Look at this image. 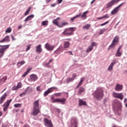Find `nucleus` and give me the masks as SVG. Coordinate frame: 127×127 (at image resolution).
<instances>
[{
  "instance_id": "f257e3e1",
  "label": "nucleus",
  "mask_w": 127,
  "mask_h": 127,
  "mask_svg": "<svg viewBox=\"0 0 127 127\" xmlns=\"http://www.w3.org/2000/svg\"><path fill=\"white\" fill-rule=\"evenodd\" d=\"M93 98L97 101H101L104 98V91L101 88H97V89L92 93Z\"/></svg>"
},
{
  "instance_id": "f03ea898",
  "label": "nucleus",
  "mask_w": 127,
  "mask_h": 127,
  "mask_svg": "<svg viewBox=\"0 0 127 127\" xmlns=\"http://www.w3.org/2000/svg\"><path fill=\"white\" fill-rule=\"evenodd\" d=\"M33 110L32 113V116H36L39 113H40V110H39V100L34 101L33 104Z\"/></svg>"
},
{
  "instance_id": "7ed1b4c3",
  "label": "nucleus",
  "mask_w": 127,
  "mask_h": 127,
  "mask_svg": "<svg viewBox=\"0 0 127 127\" xmlns=\"http://www.w3.org/2000/svg\"><path fill=\"white\" fill-rule=\"evenodd\" d=\"M79 121L76 117H72L70 119L69 127H78Z\"/></svg>"
},
{
  "instance_id": "20e7f679",
  "label": "nucleus",
  "mask_w": 127,
  "mask_h": 127,
  "mask_svg": "<svg viewBox=\"0 0 127 127\" xmlns=\"http://www.w3.org/2000/svg\"><path fill=\"white\" fill-rule=\"evenodd\" d=\"M74 31H75V28L70 27L68 29H66L64 31L63 33L67 36H70L73 34V32H74Z\"/></svg>"
},
{
  "instance_id": "39448f33",
  "label": "nucleus",
  "mask_w": 127,
  "mask_h": 127,
  "mask_svg": "<svg viewBox=\"0 0 127 127\" xmlns=\"http://www.w3.org/2000/svg\"><path fill=\"white\" fill-rule=\"evenodd\" d=\"M119 43V36H116L114 40L112 41V44L109 46L108 48V50H110L111 48H115V46H116V44Z\"/></svg>"
},
{
  "instance_id": "423d86ee",
  "label": "nucleus",
  "mask_w": 127,
  "mask_h": 127,
  "mask_svg": "<svg viewBox=\"0 0 127 127\" xmlns=\"http://www.w3.org/2000/svg\"><path fill=\"white\" fill-rule=\"evenodd\" d=\"M121 0H112L108 3H106V8H111L115 3H118Z\"/></svg>"
},
{
  "instance_id": "0eeeda50",
  "label": "nucleus",
  "mask_w": 127,
  "mask_h": 127,
  "mask_svg": "<svg viewBox=\"0 0 127 127\" xmlns=\"http://www.w3.org/2000/svg\"><path fill=\"white\" fill-rule=\"evenodd\" d=\"M66 102V98H56L53 101V103H60L62 105H64Z\"/></svg>"
},
{
  "instance_id": "6e6552de",
  "label": "nucleus",
  "mask_w": 127,
  "mask_h": 127,
  "mask_svg": "<svg viewBox=\"0 0 127 127\" xmlns=\"http://www.w3.org/2000/svg\"><path fill=\"white\" fill-rule=\"evenodd\" d=\"M12 99H10L9 100H7L3 105V107H4L3 109L4 112H6V110L8 109L9 107V105H10V103H11Z\"/></svg>"
},
{
  "instance_id": "1a4fd4ad",
  "label": "nucleus",
  "mask_w": 127,
  "mask_h": 127,
  "mask_svg": "<svg viewBox=\"0 0 127 127\" xmlns=\"http://www.w3.org/2000/svg\"><path fill=\"white\" fill-rule=\"evenodd\" d=\"M28 80L30 82H35L38 80V76L35 74H32L30 75Z\"/></svg>"
},
{
  "instance_id": "9d476101",
  "label": "nucleus",
  "mask_w": 127,
  "mask_h": 127,
  "mask_svg": "<svg viewBox=\"0 0 127 127\" xmlns=\"http://www.w3.org/2000/svg\"><path fill=\"white\" fill-rule=\"evenodd\" d=\"M57 89V87H52L51 88H49L47 90L44 92V97H46L48 94H50V93H52L54 90Z\"/></svg>"
},
{
  "instance_id": "9b49d317",
  "label": "nucleus",
  "mask_w": 127,
  "mask_h": 127,
  "mask_svg": "<svg viewBox=\"0 0 127 127\" xmlns=\"http://www.w3.org/2000/svg\"><path fill=\"white\" fill-rule=\"evenodd\" d=\"M45 126L46 127H53V124L51 122V120H49L47 118L44 119Z\"/></svg>"
},
{
  "instance_id": "f8f14e48",
  "label": "nucleus",
  "mask_w": 127,
  "mask_h": 127,
  "mask_svg": "<svg viewBox=\"0 0 127 127\" xmlns=\"http://www.w3.org/2000/svg\"><path fill=\"white\" fill-rule=\"evenodd\" d=\"M45 48L48 51H52L54 48H55V46H52L51 45L49 44V43H47L45 45Z\"/></svg>"
},
{
  "instance_id": "ddd939ff",
  "label": "nucleus",
  "mask_w": 127,
  "mask_h": 127,
  "mask_svg": "<svg viewBox=\"0 0 127 127\" xmlns=\"http://www.w3.org/2000/svg\"><path fill=\"white\" fill-rule=\"evenodd\" d=\"M10 39H9V36H6L3 39L0 40V43H3V42H9Z\"/></svg>"
},
{
  "instance_id": "4468645a",
  "label": "nucleus",
  "mask_w": 127,
  "mask_h": 127,
  "mask_svg": "<svg viewBox=\"0 0 127 127\" xmlns=\"http://www.w3.org/2000/svg\"><path fill=\"white\" fill-rule=\"evenodd\" d=\"M115 64H117V61L114 59L113 60V62H112L109 66L108 68V71H111V70H113V67H114V65H115Z\"/></svg>"
},
{
  "instance_id": "2eb2a0df",
  "label": "nucleus",
  "mask_w": 127,
  "mask_h": 127,
  "mask_svg": "<svg viewBox=\"0 0 127 127\" xmlns=\"http://www.w3.org/2000/svg\"><path fill=\"white\" fill-rule=\"evenodd\" d=\"M7 96V94L6 93H4L0 97V104L3 103V102L6 98V96Z\"/></svg>"
},
{
  "instance_id": "dca6fc26",
  "label": "nucleus",
  "mask_w": 127,
  "mask_h": 127,
  "mask_svg": "<svg viewBox=\"0 0 127 127\" xmlns=\"http://www.w3.org/2000/svg\"><path fill=\"white\" fill-rule=\"evenodd\" d=\"M7 96V94L6 93H4L0 97V104L3 103V102L6 98V96Z\"/></svg>"
},
{
  "instance_id": "f3484780",
  "label": "nucleus",
  "mask_w": 127,
  "mask_h": 127,
  "mask_svg": "<svg viewBox=\"0 0 127 127\" xmlns=\"http://www.w3.org/2000/svg\"><path fill=\"white\" fill-rule=\"evenodd\" d=\"M9 45H0V50H1L4 52H5V50L9 48Z\"/></svg>"
},
{
  "instance_id": "a211bd4d",
  "label": "nucleus",
  "mask_w": 127,
  "mask_h": 127,
  "mask_svg": "<svg viewBox=\"0 0 127 127\" xmlns=\"http://www.w3.org/2000/svg\"><path fill=\"white\" fill-rule=\"evenodd\" d=\"M36 52L39 54V53H41L42 52V48H41V45L39 44L36 47Z\"/></svg>"
},
{
  "instance_id": "6ab92c4d",
  "label": "nucleus",
  "mask_w": 127,
  "mask_h": 127,
  "mask_svg": "<svg viewBox=\"0 0 127 127\" xmlns=\"http://www.w3.org/2000/svg\"><path fill=\"white\" fill-rule=\"evenodd\" d=\"M82 106H87V102L86 101H83V99H79V106L81 107Z\"/></svg>"
},
{
  "instance_id": "aec40b11",
  "label": "nucleus",
  "mask_w": 127,
  "mask_h": 127,
  "mask_svg": "<svg viewBox=\"0 0 127 127\" xmlns=\"http://www.w3.org/2000/svg\"><path fill=\"white\" fill-rule=\"evenodd\" d=\"M122 89H123V85L117 84L115 87V90L119 92L120 91H121Z\"/></svg>"
},
{
  "instance_id": "412c9836",
  "label": "nucleus",
  "mask_w": 127,
  "mask_h": 127,
  "mask_svg": "<svg viewBox=\"0 0 127 127\" xmlns=\"http://www.w3.org/2000/svg\"><path fill=\"white\" fill-rule=\"evenodd\" d=\"M33 17H34V15L33 14L29 15L25 19V20H24L25 22H26V21H28V20H31L32 19V18H33Z\"/></svg>"
},
{
  "instance_id": "4be33fe9",
  "label": "nucleus",
  "mask_w": 127,
  "mask_h": 127,
  "mask_svg": "<svg viewBox=\"0 0 127 127\" xmlns=\"http://www.w3.org/2000/svg\"><path fill=\"white\" fill-rule=\"evenodd\" d=\"M63 51V47H60L57 50H56L54 52L56 53V54H60L61 52Z\"/></svg>"
},
{
  "instance_id": "5701e85b",
  "label": "nucleus",
  "mask_w": 127,
  "mask_h": 127,
  "mask_svg": "<svg viewBox=\"0 0 127 127\" xmlns=\"http://www.w3.org/2000/svg\"><path fill=\"white\" fill-rule=\"evenodd\" d=\"M84 80H85V78H84V77H82L80 79V81H79V82L76 86V89H78V88H79L80 87V86H81V85H82V84H83V82H84Z\"/></svg>"
},
{
  "instance_id": "b1692460",
  "label": "nucleus",
  "mask_w": 127,
  "mask_h": 127,
  "mask_svg": "<svg viewBox=\"0 0 127 127\" xmlns=\"http://www.w3.org/2000/svg\"><path fill=\"white\" fill-rule=\"evenodd\" d=\"M62 94H64V95L66 98H68V97L69 96L67 92H64V93L63 92L57 93L55 94V95L57 97H58V96H61V95H62Z\"/></svg>"
},
{
  "instance_id": "393cba45",
  "label": "nucleus",
  "mask_w": 127,
  "mask_h": 127,
  "mask_svg": "<svg viewBox=\"0 0 127 127\" xmlns=\"http://www.w3.org/2000/svg\"><path fill=\"white\" fill-rule=\"evenodd\" d=\"M58 19H59V17H58L57 19L53 20V23L54 24H55V25H57V26H58L59 27L60 24H59V23L57 21V20H58Z\"/></svg>"
},
{
  "instance_id": "a878e982",
  "label": "nucleus",
  "mask_w": 127,
  "mask_h": 127,
  "mask_svg": "<svg viewBox=\"0 0 127 127\" xmlns=\"http://www.w3.org/2000/svg\"><path fill=\"white\" fill-rule=\"evenodd\" d=\"M23 64H25V62L24 61H21V62H18L17 64V66L18 68H19L21 66H22Z\"/></svg>"
},
{
  "instance_id": "bb28decb",
  "label": "nucleus",
  "mask_w": 127,
  "mask_h": 127,
  "mask_svg": "<svg viewBox=\"0 0 127 127\" xmlns=\"http://www.w3.org/2000/svg\"><path fill=\"white\" fill-rule=\"evenodd\" d=\"M28 87H27L26 89L25 90V91H24L23 93L20 94L19 96L20 97H22L23 96H25L26 95V93H27V91H28Z\"/></svg>"
},
{
  "instance_id": "cd10ccee",
  "label": "nucleus",
  "mask_w": 127,
  "mask_h": 127,
  "mask_svg": "<svg viewBox=\"0 0 127 127\" xmlns=\"http://www.w3.org/2000/svg\"><path fill=\"white\" fill-rule=\"evenodd\" d=\"M84 91H85V88H84L83 87H80L78 90L79 95H81V94H82L83 93V92H84Z\"/></svg>"
},
{
  "instance_id": "c85d7f7f",
  "label": "nucleus",
  "mask_w": 127,
  "mask_h": 127,
  "mask_svg": "<svg viewBox=\"0 0 127 127\" xmlns=\"http://www.w3.org/2000/svg\"><path fill=\"white\" fill-rule=\"evenodd\" d=\"M70 46V43L69 42H64V48H69Z\"/></svg>"
},
{
  "instance_id": "c756f323",
  "label": "nucleus",
  "mask_w": 127,
  "mask_h": 127,
  "mask_svg": "<svg viewBox=\"0 0 127 127\" xmlns=\"http://www.w3.org/2000/svg\"><path fill=\"white\" fill-rule=\"evenodd\" d=\"M73 81H74V79L72 77H67L66 79L67 84H69L70 82H73Z\"/></svg>"
},
{
  "instance_id": "7c9ffc66",
  "label": "nucleus",
  "mask_w": 127,
  "mask_h": 127,
  "mask_svg": "<svg viewBox=\"0 0 127 127\" xmlns=\"http://www.w3.org/2000/svg\"><path fill=\"white\" fill-rule=\"evenodd\" d=\"M118 11H119V10L116 7L111 11V14H116V13H118Z\"/></svg>"
},
{
  "instance_id": "2f4dec72",
  "label": "nucleus",
  "mask_w": 127,
  "mask_h": 127,
  "mask_svg": "<svg viewBox=\"0 0 127 127\" xmlns=\"http://www.w3.org/2000/svg\"><path fill=\"white\" fill-rule=\"evenodd\" d=\"M122 54L123 53L121 52L120 51H117V52L115 54V56H116V57H121Z\"/></svg>"
},
{
  "instance_id": "473e14b6",
  "label": "nucleus",
  "mask_w": 127,
  "mask_h": 127,
  "mask_svg": "<svg viewBox=\"0 0 127 127\" xmlns=\"http://www.w3.org/2000/svg\"><path fill=\"white\" fill-rule=\"evenodd\" d=\"M93 49H94L93 47H92L91 46H88V49L86 51V53H89V52H91V51H92V50H93Z\"/></svg>"
},
{
  "instance_id": "72a5a7b5",
  "label": "nucleus",
  "mask_w": 127,
  "mask_h": 127,
  "mask_svg": "<svg viewBox=\"0 0 127 127\" xmlns=\"http://www.w3.org/2000/svg\"><path fill=\"white\" fill-rule=\"evenodd\" d=\"M106 30H107V29H105V28L101 29L99 31L98 34L99 35H102V34H103V33H104L105 31H106Z\"/></svg>"
},
{
  "instance_id": "f704fd0d",
  "label": "nucleus",
  "mask_w": 127,
  "mask_h": 127,
  "mask_svg": "<svg viewBox=\"0 0 127 127\" xmlns=\"http://www.w3.org/2000/svg\"><path fill=\"white\" fill-rule=\"evenodd\" d=\"M118 99H120V100H123L124 99V95L122 93H120L118 94V96L117 97Z\"/></svg>"
},
{
  "instance_id": "c9c22d12",
  "label": "nucleus",
  "mask_w": 127,
  "mask_h": 127,
  "mask_svg": "<svg viewBox=\"0 0 127 127\" xmlns=\"http://www.w3.org/2000/svg\"><path fill=\"white\" fill-rule=\"evenodd\" d=\"M88 11H86L83 12V13L81 15V18H84V17H87V13H88Z\"/></svg>"
},
{
  "instance_id": "e433bc0d",
  "label": "nucleus",
  "mask_w": 127,
  "mask_h": 127,
  "mask_svg": "<svg viewBox=\"0 0 127 127\" xmlns=\"http://www.w3.org/2000/svg\"><path fill=\"white\" fill-rule=\"evenodd\" d=\"M30 9H31V7H29L26 11V12L24 13V15H27L29 14V11H30Z\"/></svg>"
},
{
  "instance_id": "4c0bfd02",
  "label": "nucleus",
  "mask_w": 127,
  "mask_h": 127,
  "mask_svg": "<svg viewBox=\"0 0 127 127\" xmlns=\"http://www.w3.org/2000/svg\"><path fill=\"white\" fill-rule=\"evenodd\" d=\"M4 55V52L0 49V58L3 57Z\"/></svg>"
},
{
  "instance_id": "58836bf2",
  "label": "nucleus",
  "mask_w": 127,
  "mask_h": 127,
  "mask_svg": "<svg viewBox=\"0 0 127 127\" xmlns=\"http://www.w3.org/2000/svg\"><path fill=\"white\" fill-rule=\"evenodd\" d=\"M22 104L17 103L14 105L15 108H20Z\"/></svg>"
},
{
  "instance_id": "ea45409f",
  "label": "nucleus",
  "mask_w": 127,
  "mask_h": 127,
  "mask_svg": "<svg viewBox=\"0 0 127 127\" xmlns=\"http://www.w3.org/2000/svg\"><path fill=\"white\" fill-rule=\"evenodd\" d=\"M7 79V76H5L2 77V78H1V80H2V81H3V83H4L6 81Z\"/></svg>"
},
{
  "instance_id": "a19ab883",
  "label": "nucleus",
  "mask_w": 127,
  "mask_h": 127,
  "mask_svg": "<svg viewBox=\"0 0 127 127\" xmlns=\"http://www.w3.org/2000/svg\"><path fill=\"white\" fill-rule=\"evenodd\" d=\"M42 25H48V21L46 20L42 22Z\"/></svg>"
},
{
  "instance_id": "79ce46f5",
  "label": "nucleus",
  "mask_w": 127,
  "mask_h": 127,
  "mask_svg": "<svg viewBox=\"0 0 127 127\" xmlns=\"http://www.w3.org/2000/svg\"><path fill=\"white\" fill-rule=\"evenodd\" d=\"M10 32H11V28H10V27L8 28L6 31H5V33H10Z\"/></svg>"
},
{
  "instance_id": "37998d69",
  "label": "nucleus",
  "mask_w": 127,
  "mask_h": 127,
  "mask_svg": "<svg viewBox=\"0 0 127 127\" xmlns=\"http://www.w3.org/2000/svg\"><path fill=\"white\" fill-rule=\"evenodd\" d=\"M68 23H63L62 24H60L59 27H63L65 25H67Z\"/></svg>"
},
{
  "instance_id": "c03bdc74",
  "label": "nucleus",
  "mask_w": 127,
  "mask_h": 127,
  "mask_svg": "<svg viewBox=\"0 0 127 127\" xmlns=\"http://www.w3.org/2000/svg\"><path fill=\"white\" fill-rule=\"evenodd\" d=\"M91 25L90 24H87L85 26H83V28H86V29H89Z\"/></svg>"
},
{
  "instance_id": "a18cd8bd",
  "label": "nucleus",
  "mask_w": 127,
  "mask_h": 127,
  "mask_svg": "<svg viewBox=\"0 0 127 127\" xmlns=\"http://www.w3.org/2000/svg\"><path fill=\"white\" fill-rule=\"evenodd\" d=\"M119 93H116V92H113V97H114V98H117L118 95Z\"/></svg>"
},
{
  "instance_id": "49530a36",
  "label": "nucleus",
  "mask_w": 127,
  "mask_h": 127,
  "mask_svg": "<svg viewBox=\"0 0 127 127\" xmlns=\"http://www.w3.org/2000/svg\"><path fill=\"white\" fill-rule=\"evenodd\" d=\"M125 3H126V2L122 3L121 4L119 5L117 7H116V8H117L119 10L120 7H121V6H122V5H124V4H125Z\"/></svg>"
},
{
  "instance_id": "de8ad7c7",
  "label": "nucleus",
  "mask_w": 127,
  "mask_h": 127,
  "mask_svg": "<svg viewBox=\"0 0 127 127\" xmlns=\"http://www.w3.org/2000/svg\"><path fill=\"white\" fill-rule=\"evenodd\" d=\"M40 86H38L36 87V90L38 92H41L42 90L40 88Z\"/></svg>"
},
{
  "instance_id": "09e8293b",
  "label": "nucleus",
  "mask_w": 127,
  "mask_h": 127,
  "mask_svg": "<svg viewBox=\"0 0 127 127\" xmlns=\"http://www.w3.org/2000/svg\"><path fill=\"white\" fill-rule=\"evenodd\" d=\"M103 18H109L110 16L108 14L104 15L102 16Z\"/></svg>"
},
{
  "instance_id": "8fccbe9b",
  "label": "nucleus",
  "mask_w": 127,
  "mask_h": 127,
  "mask_svg": "<svg viewBox=\"0 0 127 127\" xmlns=\"http://www.w3.org/2000/svg\"><path fill=\"white\" fill-rule=\"evenodd\" d=\"M97 43H96L95 42H92L91 44V46L92 47H94V46H96Z\"/></svg>"
},
{
  "instance_id": "3c124183",
  "label": "nucleus",
  "mask_w": 127,
  "mask_h": 127,
  "mask_svg": "<svg viewBox=\"0 0 127 127\" xmlns=\"http://www.w3.org/2000/svg\"><path fill=\"white\" fill-rule=\"evenodd\" d=\"M18 87H17V86H13L12 88V90L13 91H16V90H18Z\"/></svg>"
},
{
  "instance_id": "603ef678",
  "label": "nucleus",
  "mask_w": 127,
  "mask_h": 127,
  "mask_svg": "<svg viewBox=\"0 0 127 127\" xmlns=\"http://www.w3.org/2000/svg\"><path fill=\"white\" fill-rule=\"evenodd\" d=\"M31 70H32V68H28L27 69V71L26 72H27V73L28 74L29 73V72H30V71H31Z\"/></svg>"
},
{
  "instance_id": "864d4df0",
  "label": "nucleus",
  "mask_w": 127,
  "mask_h": 127,
  "mask_svg": "<svg viewBox=\"0 0 127 127\" xmlns=\"http://www.w3.org/2000/svg\"><path fill=\"white\" fill-rule=\"evenodd\" d=\"M49 64H50L49 63V62H48V63H46L45 64V66H47V67H48V68H50V65H49Z\"/></svg>"
},
{
  "instance_id": "5fc2aeb1",
  "label": "nucleus",
  "mask_w": 127,
  "mask_h": 127,
  "mask_svg": "<svg viewBox=\"0 0 127 127\" xmlns=\"http://www.w3.org/2000/svg\"><path fill=\"white\" fill-rule=\"evenodd\" d=\"M18 89L21 88V83H18L17 86Z\"/></svg>"
},
{
  "instance_id": "6e6d98bb",
  "label": "nucleus",
  "mask_w": 127,
  "mask_h": 127,
  "mask_svg": "<svg viewBox=\"0 0 127 127\" xmlns=\"http://www.w3.org/2000/svg\"><path fill=\"white\" fill-rule=\"evenodd\" d=\"M74 16L75 17V18H79V17H80V16H81V13L76 15Z\"/></svg>"
},
{
  "instance_id": "4d7b16f0",
  "label": "nucleus",
  "mask_w": 127,
  "mask_h": 127,
  "mask_svg": "<svg viewBox=\"0 0 127 127\" xmlns=\"http://www.w3.org/2000/svg\"><path fill=\"white\" fill-rule=\"evenodd\" d=\"M75 19H76V17L74 16V17H73L71 18V22H73V21H74V20H75Z\"/></svg>"
},
{
  "instance_id": "13d9d810",
  "label": "nucleus",
  "mask_w": 127,
  "mask_h": 127,
  "mask_svg": "<svg viewBox=\"0 0 127 127\" xmlns=\"http://www.w3.org/2000/svg\"><path fill=\"white\" fill-rule=\"evenodd\" d=\"M27 74H28L26 71L24 73V74H23L22 75V77L23 78H24V77H25Z\"/></svg>"
},
{
  "instance_id": "bf43d9fd",
  "label": "nucleus",
  "mask_w": 127,
  "mask_h": 127,
  "mask_svg": "<svg viewBox=\"0 0 127 127\" xmlns=\"http://www.w3.org/2000/svg\"><path fill=\"white\" fill-rule=\"evenodd\" d=\"M31 45H28L26 48V51H28L30 49Z\"/></svg>"
},
{
  "instance_id": "052dcab7",
  "label": "nucleus",
  "mask_w": 127,
  "mask_h": 127,
  "mask_svg": "<svg viewBox=\"0 0 127 127\" xmlns=\"http://www.w3.org/2000/svg\"><path fill=\"white\" fill-rule=\"evenodd\" d=\"M76 77L77 75H76V74H73L71 78L74 80Z\"/></svg>"
},
{
  "instance_id": "680f3d73",
  "label": "nucleus",
  "mask_w": 127,
  "mask_h": 127,
  "mask_svg": "<svg viewBox=\"0 0 127 127\" xmlns=\"http://www.w3.org/2000/svg\"><path fill=\"white\" fill-rule=\"evenodd\" d=\"M56 4H57V3H55L54 4H52L51 5V6H52V7H54V6H56Z\"/></svg>"
},
{
  "instance_id": "e2e57ef3",
  "label": "nucleus",
  "mask_w": 127,
  "mask_h": 127,
  "mask_svg": "<svg viewBox=\"0 0 127 127\" xmlns=\"http://www.w3.org/2000/svg\"><path fill=\"white\" fill-rule=\"evenodd\" d=\"M7 127V125H6V124H2L1 127Z\"/></svg>"
},
{
  "instance_id": "0e129e2a",
  "label": "nucleus",
  "mask_w": 127,
  "mask_h": 127,
  "mask_svg": "<svg viewBox=\"0 0 127 127\" xmlns=\"http://www.w3.org/2000/svg\"><path fill=\"white\" fill-rule=\"evenodd\" d=\"M11 37L12 38V40L13 41V40H16V39L14 38V37H13V35H11Z\"/></svg>"
},
{
  "instance_id": "69168bd1",
  "label": "nucleus",
  "mask_w": 127,
  "mask_h": 127,
  "mask_svg": "<svg viewBox=\"0 0 127 127\" xmlns=\"http://www.w3.org/2000/svg\"><path fill=\"white\" fill-rule=\"evenodd\" d=\"M97 19L98 20H101V19H103V16L100 17H97Z\"/></svg>"
},
{
  "instance_id": "338daca9",
  "label": "nucleus",
  "mask_w": 127,
  "mask_h": 127,
  "mask_svg": "<svg viewBox=\"0 0 127 127\" xmlns=\"http://www.w3.org/2000/svg\"><path fill=\"white\" fill-rule=\"evenodd\" d=\"M58 3L60 4L61 3V2H62V1H63V0H57Z\"/></svg>"
},
{
  "instance_id": "774afa93",
  "label": "nucleus",
  "mask_w": 127,
  "mask_h": 127,
  "mask_svg": "<svg viewBox=\"0 0 127 127\" xmlns=\"http://www.w3.org/2000/svg\"><path fill=\"white\" fill-rule=\"evenodd\" d=\"M103 103L104 104H106V103H107V98H105L103 100Z\"/></svg>"
}]
</instances>
